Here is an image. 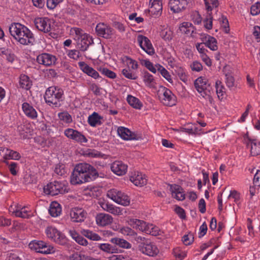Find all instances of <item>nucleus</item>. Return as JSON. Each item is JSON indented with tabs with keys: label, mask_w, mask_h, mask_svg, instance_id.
Returning <instances> with one entry per match:
<instances>
[{
	"label": "nucleus",
	"mask_w": 260,
	"mask_h": 260,
	"mask_svg": "<svg viewBox=\"0 0 260 260\" xmlns=\"http://www.w3.org/2000/svg\"><path fill=\"white\" fill-rule=\"evenodd\" d=\"M173 253L174 256L178 259L182 260L186 256L185 252L180 251L179 249H176L174 250Z\"/></svg>",
	"instance_id": "63"
},
{
	"label": "nucleus",
	"mask_w": 260,
	"mask_h": 260,
	"mask_svg": "<svg viewBox=\"0 0 260 260\" xmlns=\"http://www.w3.org/2000/svg\"><path fill=\"white\" fill-rule=\"evenodd\" d=\"M68 56L72 59L75 60H78L81 56V54L79 51L73 49V50H69L67 52Z\"/></svg>",
	"instance_id": "52"
},
{
	"label": "nucleus",
	"mask_w": 260,
	"mask_h": 260,
	"mask_svg": "<svg viewBox=\"0 0 260 260\" xmlns=\"http://www.w3.org/2000/svg\"><path fill=\"white\" fill-rule=\"evenodd\" d=\"M139 250L143 254L149 256H156L159 252L158 249L153 243H142L138 246Z\"/></svg>",
	"instance_id": "10"
},
{
	"label": "nucleus",
	"mask_w": 260,
	"mask_h": 260,
	"mask_svg": "<svg viewBox=\"0 0 260 260\" xmlns=\"http://www.w3.org/2000/svg\"><path fill=\"white\" fill-rule=\"evenodd\" d=\"M100 71L102 74L110 79H115L116 77V74L114 72L107 68L101 69Z\"/></svg>",
	"instance_id": "54"
},
{
	"label": "nucleus",
	"mask_w": 260,
	"mask_h": 260,
	"mask_svg": "<svg viewBox=\"0 0 260 260\" xmlns=\"http://www.w3.org/2000/svg\"><path fill=\"white\" fill-rule=\"evenodd\" d=\"M191 20L194 24H199L201 23L202 18L198 12L195 11L192 13Z\"/></svg>",
	"instance_id": "56"
},
{
	"label": "nucleus",
	"mask_w": 260,
	"mask_h": 260,
	"mask_svg": "<svg viewBox=\"0 0 260 260\" xmlns=\"http://www.w3.org/2000/svg\"><path fill=\"white\" fill-rule=\"evenodd\" d=\"M107 196L118 204L127 206L130 204V198L125 193L117 189L113 188L109 190Z\"/></svg>",
	"instance_id": "4"
},
{
	"label": "nucleus",
	"mask_w": 260,
	"mask_h": 260,
	"mask_svg": "<svg viewBox=\"0 0 260 260\" xmlns=\"http://www.w3.org/2000/svg\"><path fill=\"white\" fill-rule=\"evenodd\" d=\"M143 81L145 85L149 87H154L155 84V81L153 76L148 72L144 73Z\"/></svg>",
	"instance_id": "38"
},
{
	"label": "nucleus",
	"mask_w": 260,
	"mask_h": 260,
	"mask_svg": "<svg viewBox=\"0 0 260 260\" xmlns=\"http://www.w3.org/2000/svg\"><path fill=\"white\" fill-rule=\"evenodd\" d=\"M45 233L48 238L58 244L64 245L67 243L65 236L55 227H47Z\"/></svg>",
	"instance_id": "7"
},
{
	"label": "nucleus",
	"mask_w": 260,
	"mask_h": 260,
	"mask_svg": "<svg viewBox=\"0 0 260 260\" xmlns=\"http://www.w3.org/2000/svg\"><path fill=\"white\" fill-rule=\"evenodd\" d=\"M87 213L81 208H74L70 212L71 220L74 222H82L86 217Z\"/></svg>",
	"instance_id": "14"
},
{
	"label": "nucleus",
	"mask_w": 260,
	"mask_h": 260,
	"mask_svg": "<svg viewBox=\"0 0 260 260\" xmlns=\"http://www.w3.org/2000/svg\"><path fill=\"white\" fill-rule=\"evenodd\" d=\"M190 67L192 71L200 72L203 70V66L201 63L198 61H193L190 64Z\"/></svg>",
	"instance_id": "53"
},
{
	"label": "nucleus",
	"mask_w": 260,
	"mask_h": 260,
	"mask_svg": "<svg viewBox=\"0 0 260 260\" xmlns=\"http://www.w3.org/2000/svg\"><path fill=\"white\" fill-rule=\"evenodd\" d=\"M188 1L189 0H170L169 5L174 13H178L186 8Z\"/></svg>",
	"instance_id": "18"
},
{
	"label": "nucleus",
	"mask_w": 260,
	"mask_h": 260,
	"mask_svg": "<svg viewBox=\"0 0 260 260\" xmlns=\"http://www.w3.org/2000/svg\"><path fill=\"white\" fill-rule=\"evenodd\" d=\"M130 180L136 186H142L147 183V179L145 175L138 172H135L130 176Z\"/></svg>",
	"instance_id": "26"
},
{
	"label": "nucleus",
	"mask_w": 260,
	"mask_h": 260,
	"mask_svg": "<svg viewBox=\"0 0 260 260\" xmlns=\"http://www.w3.org/2000/svg\"><path fill=\"white\" fill-rule=\"evenodd\" d=\"M204 25L205 27L208 29H211L212 27V17L211 14L206 17V18L203 21Z\"/></svg>",
	"instance_id": "61"
},
{
	"label": "nucleus",
	"mask_w": 260,
	"mask_h": 260,
	"mask_svg": "<svg viewBox=\"0 0 260 260\" xmlns=\"http://www.w3.org/2000/svg\"><path fill=\"white\" fill-rule=\"evenodd\" d=\"M173 32L169 28L162 26L160 32L161 37L166 41H170L172 38Z\"/></svg>",
	"instance_id": "41"
},
{
	"label": "nucleus",
	"mask_w": 260,
	"mask_h": 260,
	"mask_svg": "<svg viewBox=\"0 0 260 260\" xmlns=\"http://www.w3.org/2000/svg\"><path fill=\"white\" fill-rule=\"evenodd\" d=\"M110 241L112 243L115 244L123 248L128 249L130 248L132 246L131 244L123 239L114 238H112Z\"/></svg>",
	"instance_id": "35"
},
{
	"label": "nucleus",
	"mask_w": 260,
	"mask_h": 260,
	"mask_svg": "<svg viewBox=\"0 0 260 260\" xmlns=\"http://www.w3.org/2000/svg\"><path fill=\"white\" fill-rule=\"evenodd\" d=\"M175 213L178 214V215L181 219H185L186 218V215L185 213V210L181 207L176 206L175 210Z\"/></svg>",
	"instance_id": "62"
},
{
	"label": "nucleus",
	"mask_w": 260,
	"mask_h": 260,
	"mask_svg": "<svg viewBox=\"0 0 260 260\" xmlns=\"http://www.w3.org/2000/svg\"><path fill=\"white\" fill-rule=\"evenodd\" d=\"M19 85L21 88L28 90L32 85V82L28 76L21 75L19 78Z\"/></svg>",
	"instance_id": "34"
},
{
	"label": "nucleus",
	"mask_w": 260,
	"mask_h": 260,
	"mask_svg": "<svg viewBox=\"0 0 260 260\" xmlns=\"http://www.w3.org/2000/svg\"><path fill=\"white\" fill-rule=\"evenodd\" d=\"M49 212L52 217L58 216L61 213L60 205L56 202H52L50 205Z\"/></svg>",
	"instance_id": "33"
},
{
	"label": "nucleus",
	"mask_w": 260,
	"mask_h": 260,
	"mask_svg": "<svg viewBox=\"0 0 260 260\" xmlns=\"http://www.w3.org/2000/svg\"><path fill=\"white\" fill-rule=\"evenodd\" d=\"M4 162L8 166L9 170L12 175H16L18 171V164L15 162H12L9 164V162L6 160H4Z\"/></svg>",
	"instance_id": "50"
},
{
	"label": "nucleus",
	"mask_w": 260,
	"mask_h": 260,
	"mask_svg": "<svg viewBox=\"0 0 260 260\" xmlns=\"http://www.w3.org/2000/svg\"><path fill=\"white\" fill-rule=\"evenodd\" d=\"M37 28L44 32L47 33L51 30L50 21L47 17H39L34 20Z\"/></svg>",
	"instance_id": "15"
},
{
	"label": "nucleus",
	"mask_w": 260,
	"mask_h": 260,
	"mask_svg": "<svg viewBox=\"0 0 260 260\" xmlns=\"http://www.w3.org/2000/svg\"><path fill=\"white\" fill-rule=\"evenodd\" d=\"M253 184L254 186L260 187V170H257L253 178Z\"/></svg>",
	"instance_id": "64"
},
{
	"label": "nucleus",
	"mask_w": 260,
	"mask_h": 260,
	"mask_svg": "<svg viewBox=\"0 0 260 260\" xmlns=\"http://www.w3.org/2000/svg\"><path fill=\"white\" fill-rule=\"evenodd\" d=\"M77 41V48L81 51H85L93 41L88 35H83L79 38L76 39Z\"/></svg>",
	"instance_id": "17"
},
{
	"label": "nucleus",
	"mask_w": 260,
	"mask_h": 260,
	"mask_svg": "<svg viewBox=\"0 0 260 260\" xmlns=\"http://www.w3.org/2000/svg\"><path fill=\"white\" fill-rule=\"evenodd\" d=\"M12 213L15 216L23 218H29L33 216L31 211L27 210L26 207L18 206Z\"/></svg>",
	"instance_id": "27"
},
{
	"label": "nucleus",
	"mask_w": 260,
	"mask_h": 260,
	"mask_svg": "<svg viewBox=\"0 0 260 260\" xmlns=\"http://www.w3.org/2000/svg\"><path fill=\"white\" fill-rule=\"evenodd\" d=\"M159 228L152 224L147 223L144 233L153 236L159 235Z\"/></svg>",
	"instance_id": "42"
},
{
	"label": "nucleus",
	"mask_w": 260,
	"mask_h": 260,
	"mask_svg": "<svg viewBox=\"0 0 260 260\" xmlns=\"http://www.w3.org/2000/svg\"><path fill=\"white\" fill-rule=\"evenodd\" d=\"M64 0H47V6L49 9H54L58 4Z\"/></svg>",
	"instance_id": "59"
},
{
	"label": "nucleus",
	"mask_w": 260,
	"mask_h": 260,
	"mask_svg": "<svg viewBox=\"0 0 260 260\" xmlns=\"http://www.w3.org/2000/svg\"><path fill=\"white\" fill-rule=\"evenodd\" d=\"M137 41L140 47L148 54L152 55L154 54V49L148 38L139 35L137 37Z\"/></svg>",
	"instance_id": "13"
},
{
	"label": "nucleus",
	"mask_w": 260,
	"mask_h": 260,
	"mask_svg": "<svg viewBox=\"0 0 260 260\" xmlns=\"http://www.w3.org/2000/svg\"><path fill=\"white\" fill-rule=\"evenodd\" d=\"M157 70L160 72L161 76L164 77L169 82L173 83V80L169 72L162 66L158 64Z\"/></svg>",
	"instance_id": "45"
},
{
	"label": "nucleus",
	"mask_w": 260,
	"mask_h": 260,
	"mask_svg": "<svg viewBox=\"0 0 260 260\" xmlns=\"http://www.w3.org/2000/svg\"><path fill=\"white\" fill-rule=\"evenodd\" d=\"M63 134L69 139L78 143H86L88 141L86 137L81 132L71 128L65 129Z\"/></svg>",
	"instance_id": "8"
},
{
	"label": "nucleus",
	"mask_w": 260,
	"mask_h": 260,
	"mask_svg": "<svg viewBox=\"0 0 260 260\" xmlns=\"http://www.w3.org/2000/svg\"><path fill=\"white\" fill-rule=\"evenodd\" d=\"M193 235L191 234H188L182 237V242L185 245H189L193 242Z\"/></svg>",
	"instance_id": "60"
},
{
	"label": "nucleus",
	"mask_w": 260,
	"mask_h": 260,
	"mask_svg": "<svg viewBox=\"0 0 260 260\" xmlns=\"http://www.w3.org/2000/svg\"><path fill=\"white\" fill-rule=\"evenodd\" d=\"M57 58L55 56L47 53H43L37 56V62L45 67H50L55 64Z\"/></svg>",
	"instance_id": "12"
},
{
	"label": "nucleus",
	"mask_w": 260,
	"mask_h": 260,
	"mask_svg": "<svg viewBox=\"0 0 260 260\" xmlns=\"http://www.w3.org/2000/svg\"><path fill=\"white\" fill-rule=\"evenodd\" d=\"M63 95L62 89L55 86H51L46 90L44 99L46 103L54 108L59 107Z\"/></svg>",
	"instance_id": "3"
},
{
	"label": "nucleus",
	"mask_w": 260,
	"mask_h": 260,
	"mask_svg": "<svg viewBox=\"0 0 260 260\" xmlns=\"http://www.w3.org/2000/svg\"><path fill=\"white\" fill-rule=\"evenodd\" d=\"M102 117L98 113L94 112L91 115H90L88 118V123L92 127H95L97 125H100L102 122L101 120Z\"/></svg>",
	"instance_id": "30"
},
{
	"label": "nucleus",
	"mask_w": 260,
	"mask_h": 260,
	"mask_svg": "<svg viewBox=\"0 0 260 260\" xmlns=\"http://www.w3.org/2000/svg\"><path fill=\"white\" fill-rule=\"evenodd\" d=\"M111 169L115 174L122 176L126 173L127 166L121 161H115L111 165Z\"/></svg>",
	"instance_id": "21"
},
{
	"label": "nucleus",
	"mask_w": 260,
	"mask_h": 260,
	"mask_svg": "<svg viewBox=\"0 0 260 260\" xmlns=\"http://www.w3.org/2000/svg\"><path fill=\"white\" fill-rule=\"evenodd\" d=\"M99 205L104 211L114 215L119 216L122 214V210L120 207H116L108 202L101 201Z\"/></svg>",
	"instance_id": "16"
},
{
	"label": "nucleus",
	"mask_w": 260,
	"mask_h": 260,
	"mask_svg": "<svg viewBox=\"0 0 260 260\" xmlns=\"http://www.w3.org/2000/svg\"><path fill=\"white\" fill-rule=\"evenodd\" d=\"M58 116L61 121L66 123H70L72 122L71 115L67 111L59 113Z\"/></svg>",
	"instance_id": "48"
},
{
	"label": "nucleus",
	"mask_w": 260,
	"mask_h": 260,
	"mask_svg": "<svg viewBox=\"0 0 260 260\" xmlns=\"http://www.w3.org/2000/svg\"><path fill=\"white\" fill-rule=\"evenodd\" d=\"M29 248L35 252L43 254H50L54 252L53 247L44 241L34 240L31 241Z\"/></svg>",
	"instance_id": "6"
},
{
	"label": "nucleus",
	"mask_w": 260,
	"mask_h": 260,
	"mask_svg": "<svg viewBox=\"0 0 260 260\" xmlns=\"http://www.w3.org/2000/svg\"><path fill=\"white\" fill-rule=\"evenodd\" d=\"M162 9V3H151L149 12L152 16L158 17L161 14Z\"/></svg>",
	"instance_id": "31"
},
{
	"label": "nucleus",
	"mask_w": 260,
	"mask_h": 260,
	"mask_svg": "<svg viewBox=\"0 0 260 260\" xmlns=\"http://www.w3.org/2000/svg\"><path fill=\"white\" fill-rule=\"evenodd\" d=\"M127 103L133 108L140 109L142 107V104L140 100L131 95H128L126 99Z\"/></svg>",
	"instance_id": "37"
},
{
	"label": "nucleus",
	"mask_w": 260,
	"mask_h": 260,
	"mask_svg": "<svg viewBox=\"0 0 260 260\" xmlns=\"http://www.w3.org/2000/svg\"><path fill=\"white\" fill-rule=\"evenodd\" d=\"M89 86L90 90L93 92L94 95H100L102 94L101 92L102 88L100 87L96 84L94 83H90Z\"/></svg>",
	"instance_id": "55"
},
{
	"label": "nucleus",
	"mask_w": 260,
	"mask_h": 260,
	"mask_svg": "<svg viewBox=\"0 0 260 260\" xmlns=\"http://www.w3.org/2000/svg\"><path fill=\"white\" fill-rule=\"evenodd\" d=\"M95 30L99 36L107 39L112 34V29L104 23L98 24Z\"/></svg>",
	"instance_id": "24"
},
{
	"label": "nucleus",
	"mask_w": 260,
	"mask_h": 260,
	"mask_svg": "<svg viewBox=\"0 0 260 260\" xmlns=\"http://www.w3.org/2000/svg\"><path fill=\"white\" fill-rule=\"evenodd\" d=\"M82 234L83 236L91 240L100 241L101 240V237L98 234L88 230H82Z\"/></svg>",
	"instance_id": "40"
},
{
	"label": "nucleus",
	"mask_w": 260,
	"mask_h": 260,
	"mask_svg": "<svg viewBox=\"0 0 260 260\" xmlns=\"http://www.w3.org/2000/svg\"><path fill=\"white\" fill-rule=\"evenodd\" d=\"M206 9L211 12L213 8H216L219 6L218 0H204Z\"/></svg>",
	"instance_id": "43"
},
{
	"label": "nucleus",
	"mask_w": 260,
	"mask_h": 260,
	"mask_svg": "<svg viewBox=\"0 0 260 260\" xmlns=\"http://www.w3.org/2000/svg\"><path fill=\"white\" fill-rule=\"evenodd\" d=\"M123 75L126 78L131 80H136L137 79V75L132 72L129 69H124L122 71Z\"/></svg>",
	"instance_id": "51"
},
{
	"label": "nucleus",
	"mask_w": 260,
	"mask_h": 260,
	"mask_svg": "<svg viewBox=\"0 0 260 260\" xmlns=\"http://www.w3.org/2000/svg\"><path fill=\"white\" fill-rule=\"evenodd\" d=\"M248 146H250L251 154L253 156H256L260 154V142H256L253 140L248 143Z\"/></svg>",
	"instance_id": "36"
},
{
	"label": "nucleus",
	"mask_w": 260,
	"mask_h": 260,
	"mask_svg": "<svg viewBox=\"0 0 260 260\" xmlns=\"http://www.w3.org/2000/svg\"><path fill=\"white\" fill-rule=\"evenodd\" d=\"M194 85L199 93L201 94H204L206 92L207 86L209 85L208 84V80L202 76L198 78L194 82Z\"/></svg>",
	"instance_id": "25"
},
{
	"label": "nucleus",
	"mask_w": 260,
	"mask_h": 260,
	"mask_svg": "<svg viewBox=\"0 0 260 260\" xmlns=\"http://www.w3.org/2000/svg\"><path fill=\"white\" fill-rule=\"evenodd\" d=\"M215 88L217 96L219 98L225 94L226 90L225 88L220 81H216L215 83Z\"/></svg>",
	"instance_id": "47"
},
{
	"label": "nucleus",
	"mask_w": 260,
	"mask_h": 260,
	"mask_svg": "<svg viewBox=\"0 0 260 260\" xmlns=\"http://www.w3.org/2000/svg\"><path fill=\"white\" fill-rule=\"evenodd\" d=\"M170 191L173 198L178 201H183L185 199L183 189L179 185L174 184L169 185Z\"/></svg>",
	"instance_id": "20"
},
{
	"label": "nucleus",
	"mask_w": 260,
	"mask_h": 260,
	"mask_svg": "<svg viewBox=\"0 0 260 260\" xmlns=\"http://www.w3.org/2000/svg\"><path fill=\"white\" fill-rule=\"evenodd\" d=\"M98 247L101 250L109 253H113L114 250L113 246L109 243L99 244Z\"/></svg>",
	"instance_id": "49"
},
{
	"label": "nucleus",
	"mask_w": 260,
	"mask_h": 260,
	"mask_svg": "<svg viewBox=\"0 0 260 260\" xmlns=\"http://www.w3.org/2000/svg\"><path fill=\"white\" fill-rule=\"evenodd\" d=\"M9 31L13 39L22 45L32 46L36 41L33 32L20 23H12L9 26Z\"/></svg>",
	"instance_id": "2"
},
{
	"label": "nucleus",
	"mask_w": 260,
	"mask_h": 260,
	"mask_svg": "<svg viewBox=\"0 0 260 260\" xmlns=\"http://www.w3.org/2000/svg\"><path fill=\"white\" fill-rule=\"evenodd\" d=\"M119 233L124 236H129L132 238L133 236H136V232L128 226L121 227L119 229Z\"/></svg>",
	"instance_id": "44"
},
{
	"label": "nucleus",
	"mask_w": 260,
	"mask_h": 260,
	"mask_svg": "<svg viewBox=\"0 0 260 260\" xmlns=\"http://www.w3.org/2000/svg\"><path fill=\"white\" fill-rule=\"evenodd\" d=\"M99 177L96 170L89 164L80 163L77 165L70 177L73 185L81 184L95 180Z\"/></svg>",
	"instance_id": "1"
},
{
	"label": "nucleus",
	"mask_w": 260,
	"mask_h": 260,
	"mask_svg": "<svg viewBox=\"0 0 260 260\" xmlns=\"http://www.w3.org/2000/svg\"><path fill=\"white\" fill-rule=\"evenodd\" d=\"M80 69L89 76L97 79L100 77L99 73L83 61L78 63Z\"/></svg>",
	"instance_id": "28"
},
{
	"label": "nucleus",
	"mask_w": 260,
	"mask_h": 260,
	"mask_svg": "<svg viewBox=\"0 0 260 260\" xmlns=\"http://www.w3.org/2000/svg\"><path fill=\"white\" fill-rule=\"evenodd\" d=\"M195 28L192 24L188 22H183L179 27V30L182 34L187 36H192L195 30Z\"/></svg>",
	"instance_id": "29"
},
{
	"label": "nucleus",
	"mask_w": 260,
	"mask_h": 260,
	"mask_svg": "<svg viewBox=\"0 0 260 260\" xmlns=\"http://www.w3.org/2000/svg\"><path fill=\"white\" fill-rule=\"evenodd\" d=\"M113 220L111 215L104 213L98 214L95 216V221L98 225L105 226L111 224Z\"/></svg>",
	"instance_id": "19"
},
{
	"label": "nucleus",
	"mask_w": 260,
	"mask_h": 260,
	"mask_svg": "<svg viewBox=\"0 0 260 260\" xmlns=\"http://www.w3.org/2000/svg\"><path fill=\"white\" fill-rule=\"evenodd\" d=\"M207 39L206 42L204 43L206 46L208 47L211 50L215 51L217 50V41L215 38L213 37L208 36L206 37Z\"/></svg>",
	"instance_id": "39"
},
{
	"label": "nucleus",
	"mask_w": 260,
	"mask_h": 260,
	"mask_svg": "<svg viewBox=\"0 0 260 260\" xmlns=\"http://www.w3.org/2000/svg\"><path fill=\"white\" fill-rule=\"evenodd\" d=\"M21 158V155L17 151L10 149H6L5 155L3 156L4 160L8 159L19 160Z\"/></svg>",
	"instance_id": "32"
},
{
	"label": "nucleus",
	"mask_w": 260,
	"mask_h": 260,
	"mask_svg": "<svg viewBox=\"0 0 260 260\" xmlns=\"http://www.w3.org/2000/svg\"><path fill=\"white\" fill-rule=\"evenodd\" d=\"M126 62L129 68L133 70H137L138 68V62L128 57H126Z\"/></svg>",
	"instance_id": "57"
},
{
	"label": "nucleus",
	"mask_w": 260,
	"mask_h": 260,
	"mask_svg": "<svg viewBox=\"0 0 260 260\" xmlns=\"http://www.w3.org/2000/svg\"><path fill=\"white\" fill-rule=\"evenodd\" d=\"M161 92L159 90V98L164 105L172 106L175 104V96L170 89L162 87Z\"/></svg>",
	"instance_id": "9"
},
{
	"label": "nucleus",
	"mask_w": 260,
	"mask_h": 260,
	"mask_svg": "<svg viewBox=\"0 0 260 260\" xmlns=\"http://www.w3.org/2000/svg\"><path fill=\"white\" fill-rule=\"evenodd\" d=\"M117 133L124 140H138L142 138L141 135L133 132L123 126H120L117 128Z\"/></svg>",
	"instance_id": "11"
},
{
	"label": "nucleus",
	"mask_w": 260,
	"mask_h": 260,
	"mask_svg": "<svg viewBox=\"0 0 260 260\" xmlns=\"http://www.w3.org/2000/svg\"><path fill=\"white\" fill-rule=\"evenodd\" d=\"M43 189L46 194L52 196L68 192L66 184L59 181H54L48 183L44 186Z\"/></svg>",
	"instance_id": "5"
},
{
	"label": "nucleus",
	"mask_w": 260,
	"mask_h": 260,
	"mask_svg": "<svg viewBox=\"0 0 260 260\" xmlns=\"http://www.w3.org/2000/svg\"><path fill=\"white\" fill-rule=\"evenodd\" d=\"M250 12L253 16L257 15L260 13V3L256 2L251 6Z\"/></svg>",
	"instance_id": "58"
},
{
	"label": "nucleus",
	"mask_w": 260,
	"mask_h": 260,
	"mask_svg": "<svg viewBox=\"0 0 260 260\" xmlns=\"http://www.w3.org/2000/svg\"><path fill=\"white\" fill-rule=\"evenodd\" d=\"M22 110L24 115L31 119H36L38 116L36 110L27 102H24L22 104Z\"/></svg>",
	"instance_id": "22"
},
{
	"label": "nucleus",
	"mask_w": 260,
	"mask_h": 260,
	"mask_svg": "<svg viewBox=\"0 0 260 260\" xmlns=\"http://www.w3.org/2000/svg\"><path fill=\"white\" fill-rule=\"evenodd\" d=\"M226 86L230 90H235L237 87V84L235 81L234 77L231 75H225Z\"/></svg>",
	"instance_id": "46"
},
{
	"label": "nucleus",
	"mask_w": 260,
	"mask_h": 260,
	"mask_svg": "<svg viewBox=\"0 0 260 260\" xmlns=\"http://www.w3.org/2000/svg\"><path fill=\"white\" fill-rule=\"evenodd\" d=\"M127 224L133 229L144 232L147 226V222L137 218H128L126 221Z\"/></svg>",
	"instance_id": "23"
}]
</instances>
